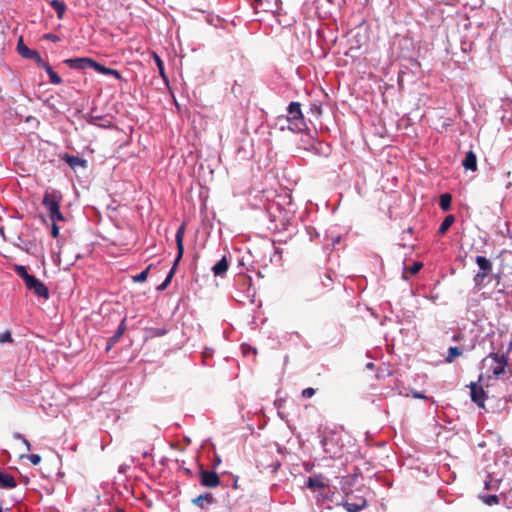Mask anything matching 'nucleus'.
Masks as SVG:
<instances>
[{
    "mask_svg": "<svg viewBox=\"0 0 512 512\" xmlns=\"http://www.w3.org/2000/svg\"><path fill=\"white\" fill-rule=\"evenodd\" d=\"M254 8L256 13L272 11V5L268 1L254 0Z\"/></svg>",
    "mask_w": 512,
    "mask_h": 512,
    "instance_id": "23",
    "label": "nucleus"
},
{
    "mask_svg": "<svg viewBox=\"0 0 512 512\" xmlns=\"http://www.w3.org/2000/svg\"><path fill=\"white\" fill-rule=\"evenodd\" d=\"M153 59L157 65V68L159 70V74L161 75V77L167 81V77L165 75V68H164V63L162 61V59L158 56V54L156 53H153Z\"/></svg>",
    "mask_w": 512,
    "mask_h": 512,
    "instance_id": "27",
    "label": "nucleus"
},
{
    "mask_svg": "<svg viewBox=\"0 0 512 512\" xmlns=\"http://www.w3.org/2000/svg\"><path fill=\"white\" fill-rule=\"evenodd\" d=\"M17 50L22 57L34 60L38 63V65H40L44 61L41 55L36 50L29 49L27 46H25L22 38H20L18 41Z\"/></svg>",
    "mask_w": 512,
    "mask_h": 512,
    "instance_id": "10",
    "label": "nucleus"
},
{
    "mask_svg": "<svg viewBox=\"0 0 512 512\" xmlns=\"http://www.w3.org/2000/svg\"><path fill=\"white\" fill-rule=\"evenodd\" d=\"M200 484L206 488H216L220 485V478L215 471L205 470L203 468L199 471Z\"/></svg>",
    "mask_w": 512,
    "mask_h": 512,
    "instance_id": "6",
    "label": "nucleus"
},
{
    "mask_svg": "<svg viewBox=\"0 0 512 512\" xmlns=\"http://www.w3.org/2000/svg\"><path fill=\"white\" fill-rule=\"evenodd\" d=\"M416 269H417V266H416V262H413L411 265H409L408 267H406L404 269V273H403V277L405 279H407V274H411V275H415L416 274Z\"/></svg>",
    "mask_w": 512,
    "mask_h": 512,
    "instance_id": "32",
    "label": "nucleus"
},
{
    "mask_svg": "<svg viewBox=\"0 0 512 512\" xmlns=\"http://www.w3.org/2000/svg\"><path fill=\"white\" fill-rule=\"evenodd\" d=\"M512 349V343L508 345L505 351H502V345L499 348H493L486 357L481 361L487 380L503 379L508 372L509 366V353Z\"/></svg>",
    "mask_w": 512,
    "mask_h": 512,
    "instance_id": "1",
    "label": "nucleus"
},
{
    "mask_svg": "<svg viewBox=\"0 0 512 512\" xmlns=\"http://www.w3.org/2000/svg\"><path fill=\"white\" fill-rule=\"evenodd\" d=\"M125 331V319H123L116 331V333L111 337V342L112 343H117L119 341V339L121 338V336L123 335Z\"/></svg>",
    "mask_w": 512,
    "mask_h": 512,
    "instance_id": "28",
    "label": "nucleus"
},
{
    "mask_svg": "<svg viewBox=\"0 0 512 512\" xmlns=\"http://www.w3.org/2000/svg\"><path fill=\"white\" fill-rule=\"evenodd\" d=\"M307 484L309 488L315 491L323 490L326 487V485L324 484L320 477H309Z\"/></svg>",
    "mask_w": 512,
    "mask_h": 512,
    "instance_id": "22",
    "label": "nucleus"
},
{
    "mask_svg": "<svg viewBox=\"0 0 512 512\" xmlns=\"http://www.w3.org/2000/svg\"><path fill=\"white\" fill-rule=\"evenodd\" d=\"M62 194L55 189H47L44 192L42 204L47 209L49 218L52 222H61L65 218L60 211V203L62 201Z\"/></svg>",
    "mask_w": 512,
    "mask_h": 512,
    "instance_id": "2",
    "label": "nucleus"
},
{
    "mask_svg": "<svg viewBox=\"0 0 512 512\" xmlns=\"http://www.w3.org/2000/svg\"><path fill=\"white\" fill-rule=\"evenodd\" d=\"M287 122V129L292 132H301L305 128L304 117L299 102H291L287 107V115L278 117V124Z\"/></svg>",
    "mask_w": 512,
    "mask_h": 512,
    "instance_id": "3",
    "label": "nucleus"
},
{
    "mask_svg": "<svg viewBox=\"0 0 512 512\" xmlns=\"http://www.w3.org/2000/svg\"><path fill=\"white\" fill-rule=\"evenodd\" d=\"M64 63L71 69L84 70L86 68H94L95 60L89 57L69 58Z\"/></svg>",
    "mask_w": 512,
    "mask_h": 512,
    "instance_id": "8",
    "label": "nucleus"
},
{
    "mask_svg": "<svg viewBox=\"0 0 512 512\" xmlns=\"http://www.w3.org/2000/svg\"><path fill=\"white\" fill-rule=\"evenodd\" d=\"M168 332V330L164 327L162 328H156V327H150V328H146L145 330V333H146V338H156V337H162L164 335H166Z\"/></svg>",
    "mask_w": 512,
    "mask_h": 512,
    "instance_id": "19",
    "label": "nucleus"
},
{
    "mask_svg": "<svg viewBox=\"0 0 512 512\" xmlns=\"http://www.w3.org/2000/svg\"><path fill=\"white\" fill-rule=\"evenodd\" d=\"M215 502L216 500L211 493H204L192 499V503L202 509H206Z\"/></svg>",
    "mask_w": 512,
    "mask_h": 512,
    "instance_id": "12",
    "label": "nucleus"
},
{
    "mask_svg": "<svg viewBox=\"0 0 512 512\" xmlns=\"http://www.w3.org/2000/svg\"><path fill=\"white\" fill-rule=\"evenodd\" d=\"M408 233L412 234L413 233V228L412 227H409L408 230H407Z\"/></svg>",
    "mask_w": 512,
    "mask_h": 512,
    "instance_id": "46",
    "label": "nucleus"
},
{
    "mask_svg": "<svg viewBox=\"0 0 512 512\" xmlns=\"http://www.w3.org/2000/svg\"><path fill=\"white\" fill-rule=\"evenodd\" d=\"M184 234H185V224L183 223L177 229V232L175 235L177 252H178L177 257H176L174 264H173L170 272L168 273L166 279L158 286V290H161V291L165 290L168 287V285L170 284V282L175 274L177 265H178L179 261L181 260L183 253H184V244H183Z\"/></svg>",
    "mask_w": 512,
    "mask_h": 512,
    "instance_id": "4",
    "label": "nucleus"
},
{
    "mask_svg": "<svg viewBox=\"0 0 512 512\" xmlns=\"http://www.w3.org/2000/svg\"><path fill=\"white\" fill-rule=\"evenodd\" d=\"M15 272L23 278L24 282H26L32 275L28 274L25 266L16 265L14 268Z\"/></svg>",
    "mask_w": 512,
    "mask_h": 512,
    "instance_id": "29",
    "label": "nucleus"
},
{
    "mask_svg": "<svg viewBox=\"0 0 512 512\" xmlns=\"http://www.w3.org/2000/svg\"><path fill=\"white\" fill-rule=\"evenodd\" d=\"M471 400L481 408L485 407L486 393L482 386L476 382L469 384Z\"/></svg>",
    "mask_w": 512,
    "mask_h": 512,
    "instance_id": "9",
    "label": "nucleus"
},
{
    "mask_svg": "<svg viewBox=\"0 0 512 512\" xmlns=\"http://www.w3.org/2000/svg\"><path fill=\"white\" fill-rule=\"evenodd\" d=\"M39 66L45 69L49 76V80L52 84L59 85L62 83L61 77L52 69V67L45 61L41 63Z\"/></svg>",
    "mask_w": 512,
    "mask_h": 512,
    "instance_id": "17",
    "label": "nucleus"
},
{
    "mask_svg": "<svg viewBox=\"0 0 512 512\" xmlns=\"http://www.w3.org/2000/svg\"><path fill=\"white\" fill-rule=\"evenodd\" d=\"M322 286L326 288H330L332 285V278L329 275H324V277L321 279Z\"/></svg>",
    "mask_w": 512,
    "mask_h": 512,
    "instance_id": "35",
    "label": "nucleus"
},
{
    "mask_svg": "<svg viewBox=\"0 0 512 512\" xmlns=\"http://www.w3.org/2000/svg\"><path fill=\"white\" fill-rule=\"evenodd\" d=\"M475 261L479 266L480 271L475 275L474 281L477 285H479L492 271V263L484 256H477Z\"/></svg>",
    "mask_w": 512,
    "mask_h": 512,
    "instance_id": "5",
    "label": "nucleus"
},
{
    "mask_svg": "<svg viewBox=\"0 0 512 512\" xmlns=\"http://www.w3.org/2000/svg\"><path fill=\"white\" fill-rule=\"evenodd\" d=\"M93 69L96 70L98 73H101L104 75H111V76H114L117 80H122V76L118 70L105 67L104 65H102L96 61H95Z\"/></svg>",
    "mask_w": 512,
    "mask_h": 512,
    "instance_id": "16",
    "label": "nucleus"
},
{
    "mask_svg": "<svg viewBox=\"0 0 512 512\" xmlns=\"http://www.w3.org/2000/svg\"><path fill=\"white\" fill-rule=\"evenodd\" d=\"M480 499L483 503H485L488 506L498 505L500 500L497 495H482L480 496Z\"/></svg>",
    "mask_w": 512,
    "mask_h": 512,
    "instance_id": "26",
    "label": "nucleus"
},
{
    "mask_svg": "<svg viewBox=\"0 0 512 512\" xmlns=\"http://www.w3.org/2000/svg\"><path fill=\"white\" fill-rule=\"evenodd\" d=\"M27 458L33 465H38L41 462V456L38 454H30Z\"/></svg>",
    "mask_w": 512,
    "mask_h": 512,
    "instance_id": "34",
    "label": "nucleus"
},
{
    "mask_svg": "<svg viewBox=\"0 0 512 512\" xmlns=\"http://www.w3.org/2000/svg\"><path fill=\"white\" fill-rule=\"evenodd\" d=\"M315 392H316V391H315V389H314V388L309 387V388H306V389H304V390L302 391V396H303L304 398H311L312 396H314V395H315Z\"/></svg>",
    "mask_w": 512,
    "mask_h": 512,
    "instance_id": "36",
    "label": "nucleus"
},
{
    "mask_svg": "<svg viewBox=\"0 0 512 512\" xmlns=\"http://www.w3.org/2000/svg\"><path fill=\"white\" fill-rule=\"evenodd\" d=\"M23 443L25 444L26 448L28 450H30V448H31L30 442L27 439L23 438Z\"/></svg>",
    "mask_w": 512,
    "mask_h": 512,
    "instance_id": "42",
    "label": "nucleus"
},
{
    "mask_svg": "<svg viewBox=\"0 0 512 512\" xmlns=\"http://www.w3.org/2000/svg\"><path fill=\"white\" fill-rule=\"evenodd\" d=\"M485 487H486V489H490L489 482H486V483H485Z\"/></svg>",
    "mask_w": 512,
    "mask_h": 512,
    "instance_id": "48",
    "label": "nucleus"
},
{
    "mask_svg": "<svg viewBox=\"0 0 512 512\" xmlns=\"http://www.w3.org/2000/svg\"><path fill=\"white\" fill-rule=\"evenodd\" d=\"M114 344H115V343H112V342H111V339H110V340H109V343H108V345H107V347H106V351H109V350L111 349V347H112Z\"/></svg>",
    "mask_w": 512,
    "mask_h": 512,
    "instance_id": "43",
    "label": "nucleus"
},
{
    "mask_svg": "<svg viewBox=\"0 0 512 512\" xmlns=\"http://www.w3.org/2000/svg\"><path fill=\"white\" fill-rule=\"evenodd\" d=\"M25 285L27 289L33 291L38 297L48 299L49 298V290L45 286L43 282L37 279L35 276H31L26 282Z\"/></svg>",
    "mask_w": 512,
    "mask_h": 512,
    "instance_id": "7",
    "label": "nucleus"
},
{
    "mask_svg": "<svg viewBox=\"0 0 512 512\" xmlns=\"http://www.w3.org/2000/svg\"><path fill=\"white\" fill-rule=\"evenodd\" d=\"M455 222V217L454 215L450 214V215H447L443 222L441 223L439 229H438V234L440 235H444L448 229L452 226V224Z\"/></svg>",
    "mask_w": 512,
    "mask_h": 512,
    "instance_id": "21",
    "label": "nucleus"
},
{
    "mask_svg": "<svg viewBox=\"0 0 512 512\" xmlns=\"http://www.w3.org/2000/svg\"><path fill=\"white\" fill-rule=\"evenodd\" d=\"M462 165L466 170H477V157L472 150L466 153L465 158L462 161Z\"/></svg>",
    "mask_w": 512,
    "mask_h": 512,
    "instance_id": "15",
    "label": "nucleus"
},
{
    "mask_svg": "<svg viewBox=\"0 0 512 512\" xmlns=\"http://www.w3.org/2000/svg\"><path fill=\"white\" fill-rule=\"evenodd\" d=\"M261 466H262V468H263V469H270V472H271V473H274V472H276V471H277V469L279 468L280 463H279L278 461H276V462L272 463V464H271V465H269V466H264V465L261 463Z\"/></svg>",
    "mask_w": 512,
    "mask_h": 512,
    "instance_id": "37",
    "label": "nucleus"
},
{
    "mask_svg": "<svg viewBox=\"0 0 512 512\" xmlns=\"http://www.w3.org/2000/svg\"><path fill=\"white\" fill-rule=\"evenodd\" d=\"M228 267V260L224 256L212 267V271L215 276H222L224 273L227 272Z\"/></svg>",
    "mask_w": 512,
    "mask_h": 512,
    "instance_id": "18",
    "label": "nucleus"
},
{
    "mask_svg": "<svg viewBox=\"0 0 512 512\" xmlns=\"http://www.w3.org/2000/svg\"><path fill=\"white\" fill-rule=\"evenodd\" d=\"M342 505L348 512H359L367 505V501L366 499L359 497L355 502H351L350 499H347Z\"/></svg>",
    "mask_w": 512,
    "mask_h": 512,
    "instance_id": "13",
    "label": "nucleus"
},
{
    "mask_svg": "<svg viewBox=\"0 0 512 512\" xmlns=\"http://www.w3.org/2000/svg\"><path fill=\"white\" fill-rule=\"evenodd\" d=\"M418 399H427V397L421 393L418 392L417 394Z\"/></svg>",
    "mask_w": 512,
    "mask_h": 512,
    "instance_id": "44",
    "label": "nucleus"
},
{
    "mask_svg": "<svg viewBox=\"0 0 512 512\" xmlns=\"http://www.w3.org/2000/svg\"><path fill=\"white\" fill-rule=\"evenodd\" d=\"M461 355H462V350L460 348H458L457 346L450 347L448 349V353L445 358V361L447 363H452L455 360V358H457Z\"/></svg>",
    "mask_w": 512,
    "mask_h": 512,
    "instance_id": "24",
    "label": "nucleus"
},
{
    "mask_svg": "<svg viewBox=\"0 0 512 512\" xmlns=\"http://www.w3.org/2000/svg\"><path fill=\"white\" fill-rule=\"evenodd\" d=\"M60 158L63 159L72 169H76L77 167L86 168L87 161L78 156L63 154L60 155Z\"/></svg>",
    "mask_w": 512,
    "mask_h": 512,
    "instance_id": "11",
    "label": "nucleus"
},
{
    "mask_svg": "<svg viewBox=\"0 0 512 512\" xmlns=\"http://www.w3.org/2000/svg\"><path fill=\"white\" fill-rule=\"evenodd\" d=\"M13 337L10 331L0 333V344L12 343Z\"/></svg>",
    "mask_w": 512,
    "mask_h": 512,
    "instance_id": "31",
    "label": "nucleus"
},
{
    "mask_svg": "<svg viewBox=\"0 0 512 512\" xmlns=\"http://www.w3.org/2000/svg\"><path fill=\"white\" fill-rule=\"evenodd\" d=\"M16 485L14 477L0 468V489L14 488Z\"/></svg>",
    "mask_w": 512,
    "mask_h": 512,
    "instance_id": "14",
    "label": "nucleus"
},
{
    "mask_svg": "<svg viewBox=\"0 0 512 512\" xmlns=\"http://www.w3.org/2000/svg\"><path fill=\"white\" fill-rule=\"evenodd\" d=\"M50 6L56 11L57 17L62 19L66 11L65 3L60 0H51Z\"/></svg>",
    "mask_w": 512,
    "mask_h": 512,
    "instance_id": "20",
    "label": "nucleus"
},
{
    "mask_svg": "<svg viewBox=\"0 0 512 512\" xmlns=\"http://www.w3.org/2000/svg\"><path fill=\"white\" fill-rule=\"evenodd\" d=\"M276 125L279 126L280 130H285V129H287L288 123L287 122H281V124H278V122H277Z\"/></svg>",
    "mask_w": 512,
    "mask_h": 512,
    "instance_id": "41",
    "label": "nucleus"
},
{
    "mask_svg": "<svg viewBox=\"0 0 512 512\" xmlns=\"http://www.w3.org/2000/svg\"><path fill=\"white\" fill-rule=\"evenodd\" d=\"M44 38H46L52 42H58L60 40V38L57 35L52 34V33H48V34L44 35Z\"/></svg>",
    "mask_w": 512,
    "mask_h": 512,
    "instance_id": "39",
    "label": "nucleus"
},
{
    "mask_svg": "<svg viewBox=\"0 0 512 512\" xmlns=\"http://www.w3.org/2000/svg\"><path fill=\"white\" fill-rule=\"evenodd\" d=\"M452 197L449 193H444L440 196L439 205L443 211H448L451 208Z\"/></svg>",
    "mask_w": 512,
    "mask_h": 512,
    "instance_id": "25",
    "label": "nucleus"
},
{
    "mask_svg": "<svg viewBox=\"0 0 512 512\" xmlns=\"http://www.w3.org/2000/svg\"><path fill=\"white\" fill-rule=\"evenodd\" d=\"M422 267H423V263L418 261V272L422 269Z\"/></svg>",
    "mask_w": 512,
    "mask_h": 512,
    "instance_id": "45",
    "label": "nucleus"
},
{
    "mask_svg": "<svg viewBox=\"0 0 512 512\" xmlns=\"http://www.w3.org/2000/svg\"><path fill=\"white\" fill-rule=\"evenodd\" d=\"M310 111L317 118L320 117V115L322 113L321 106L317 105V104H312L311 108H310Z\"/></svg>",
    "mask_w": 512,
    "mask_h": 512,
    "instance_id": "33",
    "label": "nucleus"
},
{
    "mask_svg": "<svg viewBox=\"0 0 512 512\" xmlns=\"http://www.w3.org/2000/svg\"><path fill=\"white\" fill-rule=\"evenodd\" d=\"M152 267V264H150L145 270H143L140 274L133 277L134 282H144L146 281L149 271Z\"/></svg>",
    "mask_w": 512,
    "mask_h": 512,
    "instance_id": "30",
    "label": "nucleus"
},
{
    "mask_svg": "<svg viewBox=\"0 0 512 512\" xmlns=\"http://www.w3.org/2000/svg\"><path fill=\"white\" fill-rule=\"evenodd\" d=\"M321 444L325 450L326 453H331L330 449L328 448V444H329V439L328 438H323L322 441H321Z\"/></svg>",
    "mask_w": 512,
    "mask_h": 512,
    "instance_id": "40",
    "label": "nucleus"
},
{
    "mask_svg": "<svg viewBox=\"0 0 512 512\" xmlns=\"http://www.w3.org/2000/svg\"><path fill=\"white\" fill-rule=\"evenodd\" d=\"M51 235L53 238H57L59 235V227L56 222H52Z\"/></svg>",
    "mask_w": 512,
    "mask_h": 512,
    "instance_id": "38",
    "label": "nucleus"
},
{
    "mask_svg": "<svg viewBox=\"0 0 512 512\" xmlns=\"http://www.w3.org/2000/svg\"><path fill=\"white\" fill-rule=\"evenodd\" d=\"M483 377H484V374H481V375L479 376V380H478V382H481V381H482V379H483Z\"/></svg>",
    "mask_w": 512,
    "mask_h": 512,
    "instance_id": "47",
    "label": "nucleus"
}]
</instances>
